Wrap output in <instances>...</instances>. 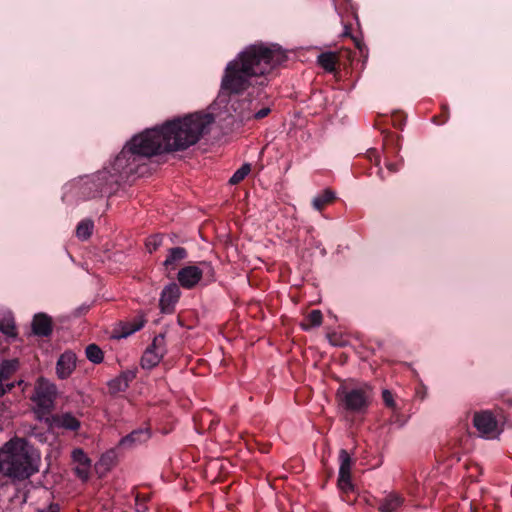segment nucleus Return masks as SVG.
Listing matches in <instances>:
<instances>
[{
	"label": "nucleus",
	"instance_id": "obj_13",
	"mask_svg": "<svg viewBox=\"0 0 512 512\" xmlns=\"http://www.w3.org/2000/svg\"><path fill=\"white\" fill-rule=\"evenodd\" d=\"M149 438L150 431L148 429H137L123 437L119 442V446L125 449H131L146 442Z\"/></svg>",
	"mask_w": 512,
	"mask_h": 512
},
{
	"label": "nucleus",
	"instance_id": "obj_25",
	"mask_svg": "<svg viewBox=\"0 0 512 512\" xmlns=\"http://www.w3.org/2000/svg\"><path fill=\"white\" fill-rule=\"evenodd\" d=\"M18 368L17 360L5 361L0 368V374L4 379H8L10 375L15 372Z\"/></svg>",
	"mask_w": 512,
	"mask_h": 512
},
{
	"label": "nucleus",
	"instance_id": "obj_22",
	"mask_svg": "<svg viewBox=\"0 0 512 512\" xmlns=\"http://www.w3.org/2000/svg\"><path fill=\"white\" fill-rule=\"evenodd\" d=\"M161 354H143L140 360L143 369H152L161 361Z\"/></svg>",
	"mask_w": 512,
	"mask_h": 512
},
{
	"label": "nucleus",
	"instance_id": "obj_5",
	"mask_svg": "<svg viewBox=\"0 0 512 512\" xmlns=\"http://www.w3.org/2000/svg\"><path fill=\"white\" fill-rule=\"evenodd\" d=\"M56 394L57 390L54 384L42 377L39 378L32 397L37 407V413L47 414L53 407Z\"/></svg>",
	"mask_w": 512,
	"mask_h": 512
},
{
	"label": "nucleus",
	"instance_id": "obj_20",
	"mask_svg": "<svg viewBox=\"0 0 512 512\" xmlns=\"http://www.w3.org/2000/svg\"><path fill=\"white\" fill-rule=\"evenodd\" d=\"M93 221L85 219L81 221L76 228V235L81 240H87L93 231Z\"/></svg>",
	"mask_w": 512,
	"mask_h": 512
},
{
	"label": "nucleus",
	"instance_id": "obj_16",
	"mask_svg": "<svg viewBox=\"0 0 512 512\" xmlns=\"http://www.w3.org/2000/svg\"><path fill=\"white\" fill-rule=\"evenodd\" d=\"M403 498L396 493H390L380 500L378 509L381 512H395L403 504Z\"/></svg>",
	"mask_w": 512,
	"mask_h": 512
},
{
	"label": "nucleus",
	"instance_id": "obj_2",
	"mask_svg": "<svg viewBox=\"0 0 512 512\" xmlns=\"http://www.w3.org/2000/svg\"><path fill=\"white\" fill-rule=\"evenodd\" d=\"M285 60V52L276 44L246 46L226 64L217 100L220 103L227 102V112H234L242 120L266 117L270 109L255 111L257 104L250 98L253 93L241 100L238 97L250 88L257 89L259 95L261 88L268 84L267 74Z\"/></svg>",
	"mask_w": 512,
	"mask_h": 512
},
{
	"label": "nucleus",
	"instance_id": "obj_6",
	"mask_svg": "<svg viewBox=\"0 0 512 512\" xmlns=\"http://www.w3.org/2000/svg\"><path fill=\"white\" fill-rule=\"evenodd\" d=\"M203 275L213 279L214 269L209 262L202 261L198 265H190L182 268L178 272V281L182 287L193 288L201 280Z\"/></svg>",
	"mask_w": 512,
	"mask_h": 512
},
{
	"label": "nucleus",
	"instance_id": "obj_31",
	"mask_svg": "<svg viewBox=\"0 0 512 512\" xmlns=\"http://www.w3.org/2000/svg\"><path fill=\"white\" fill-rule=\"evenodd\" d=\"M3 380H5L0 374V397L6 393V391L11 390L14 387V384H8L6 388L3 386Z\"/></svg>",
	"mask_w": 512,
	"mask_h": 512
},
{
	"label": "nucleus",
	"instance_id": "obj_30",
	"mask_svg": "<svg viewBox=\"0 0 512 512\" xmlns=\"http://www.w3.org/2000/svg\"><path fill=\"white\" fill-rule=\"evenodd\" d=\"M87 357L92 363L99 364L103 361L104 354H87Z\"/></svg>",
	"mask_w": 512,
	"mask_h": 512
},
{
	"label": "nucleus",
	"instance_id": "obj_1",
	"mask_svg": "<svg viewBox=\"0 0 512 512\" xmlns=\"http://www.w3.org/2000/svg\"><path fill=\"white\" fill-rule=\"evenodd\" d=\"M213 122L211 113L195 112L145 130L124 146L110 168L97 173L92 184L98 192L111 193L114 186L136 173L146 158L189 148L209 132Z\"/></svg>",
	"mask_w": 512,
	"mask_h": 512
},
{
	"label": "nucleus",
	"instance_id": "obj_10",
	"mask_svg": "<svg viewBox=\"0 0 512 512\" xmlns=\"http://www.w3.org/2000/svg\"><path fill=\"white\" fill-rule=\"evenodd\" d=\"M180 297V289L175 284H169L167 285L160 297V309L163 313H171L174 309L175 304L177 303L178 299Z\"/></svg>",
	"mask_w": 512,
	"mask_h": 512
},
{
	"label": "nucleus",
	"instance_id": "obj_36",
	"mask_svg": "<svg viewBox=\"0 0 512 512\" xmlns=\"http://www.w3.org/2000/svg\"><path fill=\"white\" fill-rule=\"evenodd\" d=\"M146 352H152V349H151L150 347H148V348L146 349Z\"/></svg>",
	"mask_w": 512,
	"mask_h": 512
},
{
	"label": "nucleus",
	"instance_id": "obj_23",
	"mask_svg": "<svg viewBox=\"0 0 512 512\" xmlns=\"http://www.w3.org/2000/svg\"><path fill=\"white\" fill-rule=\"evenodd\" d=\"M0 331L7 336V338L14 339L17 336L16 326L13 318H8L0 323Z\"/></svg>",
	"mask_w": 512,
	"mask_h": 512
},
{
	"label": "nucleus",
	"instance_id": "obj_28",
	"mask_svg": "<svg viewBox=\"0 0 512 512\" xmlns=\"http://www.w3.org/2000/svg\"><path fill=\"white\" fill-rule=\"evenodd\" d=\"M72 459L75 464L91 463V460L88 458V456L85 454V452L80 448L74 449L72 451Z\"/></svg>",
	"mask_w": 512,
	"mask_h": 512
},
{
	"label": "nucleus",
	"instance_id": "obj_32",
	"mask_svg": "<svg viewBox=\"0 0 512 512\" xmlns=\"http://www.w3.org/2000/svg\"><path fill=\"white\" fill-rule=\"evenodd\" d=\"M85 352H101V349L96 344H90L85 348Z\"/></svg>",
	"mask_w": 512,
	"mask_h": 512
},
{
	"label": "nucleus",
	"instance_id": "obj_3",
	"mask_svg": "<svg viewBox=\"0 0 512 512\" xmlns=\"http://www.w3.org/2000/svg\"><path fill=\"white\" fill-rule=\"evenodd\" d=\"M40 456L24 438L14 437L0 448V472L13 479H26L38 471Z\"/></svg>",
	"mask_w": 512,
	"mask_h": 512
},
{
	"label": "nucleus",
	"instance_id": "obj_21",
	"mask_svg": "<svg viewBox=\"0 0 512 512\" xmlns=\"http://www.w3.org/2000/svg\"><path fill=\"white\" fill-rule=\"evenodd\" d=\"M318 63L326 71L332 72L335 70L336 55L331 52L322 53L318 56Z\"/></svg>",
	"mask_w": 512,
	"mask_h": 512
},
{
	"label": "nucleus",
	"instance_id": "obj_15",
	"mask_svg": "<svg viewBox=\"0 0 512 512\" xmlns=\"http://www.w3.org/2000/svg\"><path fill=\"white\" fill-rule=\"evenodd\" d=\"M187 257V251L183 247H174L169 250V253L163 262L166 271H174L180 261Z\"/></svg>",
	"mask_w": 512,
	"mask_h": 512
},
{
	"label": "nucleus",
	"instance_id": "obj_18",
	"mask_svg": "<svg viewBox=\"0 0 512 512\" xmlns=\"http://www.w3.org/2000/svg\"><path fill=\"white\" fill-rule=\"evenodd\" d=\"M335 198V193L329 189L324 190L321 194L315 196L312 200L313 207L321 211L327 204Z\"/></svg>",
	"mask_w": 512,
	"mask_h": 512
},
{
	"label": "nucleus",
	"instance_id": "obj_33",
	"mask_svg": "<svg viewBox=\"0 0 512 512\" xmlns=\"http://www.w3.org/2000/svg\"><path fill=\"white\" fill-rule=\"evenodd\" d=\"M387 169L390 172H396V171H398V166L396 164H393V163H387Z\"/></svg>",
	"mask_w": 512,
	"mask_h": 512
},
{
	"label": "nucleus",
	"instance_id": "obj_14",
	"mask_svg": "<svg viewBox=\"0 0 512 512\" xmlns=\"http://www.w3.org/2000/svg\"><path fill=\"white\" fill-rule=\"evenodd\" d=\"M76 367L75 354H61L56 366V372L59 378H67Z\"/></svg>",
	"mask_w": 512,
	"mask_h": 512
},
{
	"label": "nucleus",
	"instance_id": "obj_9",
	"mask_svg": "<svg viewBox=\"0 0 512 512\" xmlns=\"http://www.w3.org/2000/svg\"><path fill=\"white\" fill-rule=\"evenodd\" d=\"M146 319L142 314H138L132 319L119 322L112 332V338L122 339L127 338L133 333L139 331L144 327Z\"/></svg>",
	"mask_w": 512,
	"mask_h": 512
},
{
	"label": "nucleus",
	"instance_id": "obj_4",
	"mask_svg": "<svg viewBox=\"0 0 512 512\" xmlns=\"http://www.w3.org/2000/svg\"><path fill=\"white\" fill-rule=\"evenodd\" d=\"M338 405L350 413H363L370 401L369 388L366 386H353L350 382L343 381L336 392Z\"/></svg>",
	"mask_w": 512,
	"mask_h": 512
},
{
	"label": "nucleus",
	"instance_id": "obj_34",
	"mask_svg": "<svg viewBox=\"0 0 512 512\" xmlns=\"http://www.w3.org/2000/svg\"><path fill=\"white\" fill-rule=\"evenodd\" d=\"M335 337H336V335L329 336V341L331 342V344L333 346H342L343 345L342 343L337 342V341L334 340Z\"/></svg>",
	"mask_w": 512,
	"mask_h": 512
},
{
	"label": "nucleus",
	"instance_id": "obj_8",
	"mask_svg": "<svg viewBox=\"0 0 512 512\" xmlns=\"http://www.w3.org/2000/svg\"><path fill=\"white\" fill-rule=\"evenodd\" d=\"M352 458L344 449L339 452V476L338 487L342 492L348 493L353 490L351 481Z\"/></svg>",
	"mask_w": 512,
	"mask_h": 512
},
{
	"label": "nucleus",
	"instance_id": "obj_26",
	"mask_svg": "<svg viewBox=\"0 0 512 512\" xmlns=\"http://www.w3.org/2000/svg\"><path fill=\"white\" fill-rule=\"evenodd\" d=\"M162 236L153 235L147 238L145 242L146 249L149 253L156 251L162 245Z\"/></svg>",
	"mask_w": 512,
	"mask_h": 512
},
{
	"label": "nucleus",
	"instance_id": "obj_29",
	"mask_svg": "<svg viewBox=\"0 0 512 512\" xmlns=\"http://www.w3.org/2000/svg\"><path fill=\"white\" fill-rule=\"evenodd\" d=\"M382 396H383V400L387 406H389V407L394 406L393 396L390 391L384 390L382 393Z\"/></svg>",
	"mask_w": 512,
	"mask_h": 512
},
{
	"label": "nucleus",
	"instance_id": "obj_17",
	"mask_svg": "<svg viewBox=\"0 0 512 512\" xmlns=\"http://www.w3.org/2000/svg\"><path fill=\"white\" fill-rule=\"evenodd\" d=\"M54 425L70 431H76L80 428V421L69 413H64L54 417Z\"/></svg>",
	"mask_w": 512,
	"mask_h": 512
},
{
	"label": "nucleus",
	"instance_id": "obj_12",
	"mask_svg": "<svg viewBox=\"0 0 512 512\" xmlns=\"http://www.w3.org/2000/svg\"><path fill=\"white\" fill-rule=\"evenodd\" d=\"M135 378V372L127 370L121 373L119 376L108 382V390L111 395H117L120 392H124L129 383Z\"/></svg>",
	"mask_w": 512,
	"mask_h": 512
},
{
	"label": "nucleus",
	"instance_id": "obj_11",
	"mask_svg": "<svg viewBox=\"0 0 512 512\" xmlns=\"http://www.w3.org/2000/svg\"><path fill=\"white\" fill-rule=\"evenodd\" d=\"M31 327L34 335L47 337L52 332V318L45 313H37L33 317Z\"/></svg>",
	"mask_w": 512,
	"mask_h": 512
},
{
	"label": "nucleus",
	"instance_id": "obj_35",
	"mask_svg": "<svg viewBox=\"0 0 512 512\" xmlns=\"http://www.w3.org/2000/svg\"><path fill=\"white\" fill-rule=\"evenodd\" d=\"M41 512H59V508L57 505H50L48 507L47 511H41Z\"/></svg>",
	"mask_w": 512,
	"mask_h": 512
},
{
	"label": "nucleus",
	"instance_id": "obj_7",
	"mask_svg": "<svg viewBox=\"0 0 512 512\" xmlns=\"http://www.w3.org/2000/svg\"><path fill=\"white\" fill-rule=\"evenodd\" d=\"M474 427L486 439L497 438L501 432L498 423L490 411L476 412L473 417Z\"/></svg>",
	"mask_w": 512,
	"mask_h": 512
},
{
	"label": "nucleus",
	"instance_id": "obj_27",
	"mask_svg": "<svg viewBox=\"0 0 512 512\" xmlns=\"http://www.w3.org/2000/svg\"><path fill=\"white\" fill-rule=\"evenodd\" d=\"M91 463L88 464H76L74 470L76 475L83 481H86L90 475Z\"/></svg>",
	"mask_w": 512,
	"mask_h": 512
},
{
	"label": "nucleus",
	"instance_id": "obj_24",
	"mask_svg": "<svg viewBox=\"0 0 512 512\" xmlns=\"http://www.w3.org/2000/svg\"><path fill=\"white\" fill-rule=\"evenodd\" d=\"M251 171L250 164H243L238 170L234 172L231 176L229 183L232 185L238 184L241 182Z\"/></svg>",
	"mask_w": 512,
	"mask_h": 512
},
{
	"label": "nucleus",
	"instance_id": "obj_19",
	"mask_svg": "<svg viewBox=\"0 0 512 512\" xmlns=\"http://www.w3.org/2000/svg\"><path fill=\"white\" fill-rule=\"evenodd\" d=\"M322 313L320 310H312L301 324L304 330H309L313 327H319L322 323Z\"/></svg>",
	"mask_w": 512,
	"mask_h": 512
}]
</instances>
